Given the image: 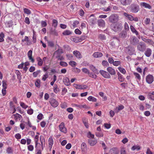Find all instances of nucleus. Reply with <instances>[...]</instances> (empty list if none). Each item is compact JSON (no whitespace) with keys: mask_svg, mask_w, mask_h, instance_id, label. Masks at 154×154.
<instances>
[{"mask_svg":"<svg viewBox=\"0 0 154 154\" xmlns=\"http://www.w3.org/2000/svg\"><path fill=\"white\" fill-rule=\"evenodd\" d=\"M69 64L72 67H75L76 65V63L73 61H70L69 62Z\"/></svg>","mask_w":154,"mask_h":154,"instance_id":"41","label":"nucleus"},{"mask_svg":"<svg viewBox=\"0 0 154 154\" xmlns=\"http://www.w3.org/2000/svg\"><path fill=\"white\" fill-rule=\"evenodd\" d=\"M88 100L89 101H91L93 102H96L97 101V99L92 96H90L88 98Z\"/></svg>","mask_w":154,"mask_h":154,"instance_id":"32","label":"nucleus"},{"mask_svg":"<svg viewBox=\"0 0 154 154\" xmlns=\"http://www.w3.org/2000/svg\"><path fill=\"white\" fill-rule=\"evenodd\" d=\"M130 43L133 45H135L139 42V40L135 36L131 37L130 39Z\"/></svg>","mask_w":154,"mask_h":154,"instance_id":"4","label":"nucleus"},{"mask_svg":"<svg viewBox=\"0 0 154 154\" xmlns=\"http://www.w3.org/2000/svg\"><path fill=\"white\" fill-rule=\"evenodd\" d=\"M72 33V32L70 30H66L63 32L62 34L64 35H71Z\"/></svg>","mask_w":154,"mask_h":154,"instance_id":"33","label":"nucleus"},{"mask_svg":"<svg viewBox=\"0 0 154 154\" xmlns=\"http://www.w3.org/2000/svg\"><path fill=\"white\" fill-rule=\"evenodd\" d=\"M140 5L141 7H143L149 9H150L152 8L151 6L149 4L145 2H141Z\"/></svg>","mask_w":154,"mask_h":154,"instance_id":"14","label":"nucleus"},{"mask_svg":"<svg viewBox=\"0 0 154 154\" xmlns=\"http://www.w3.org/2000/svg\"><path fill=\"white\" fill-rule=\"evenodd\" d=\"M28 149L30 151H32L34 149V146L32 145H29L27 146Z\"/></svg>","mask_w":154,"mask_h":154,"instance_id":"47","label":"nucleus"},{"mask_svg":"<svg viewBox=\"0 0 154 154\" xmlns=\"http://www.w3.org/2000/svg\"><path fill=\"white\" fill-rule=\"evenodd\" d=\"M118 69L120 72L123 74H125L126 72L125 70L123 68L121 67H119L118 68Z\"/></svg>","mask_w":154,"mask_h":154,"instance_id":"43","label":"nucleus"},{"mask_svg":"<svg viewBox=\"0 0 154 154\" xmlns=\"http://www.w3.org/2000/svg\"><path fill=\"white\" fill-rule=\"evenodd\" d=\"M32 38L33 42L34 43H35L36 41V36L35 35V32L34 31H33V36Z\"/></svg>","mask_w":154,"mask_h":154,"instance_id":"56","label":"nucleus"},{"mask_svg":"<svg viewBox=\"0 0 154 154\" xmlns=\"http://www.w3.org/2000/svg\"><path fill=\"white\" fill-rule=\"evenodd\" d=\"M124 28L126 31H129V26L127 22H125L124 24Z\"/></svg>","mask_w":154,"mask_h":154,"instance_id":"50","label":"nucleus"},{"mask_svg":"<svg viewBox=\"0 0 154 154\" xmlns=\"http://www.w3.org/2000/svg\"><path fill=\"white\" fill-rule=\"evenodd\" d=\"M98 25L99 26H104L105 25V22L104 21L102 20H99L98 21Z\"/></svg>","mask_w":154,"mask_h":154,"instance_id":"30","label":"nucleus"},{"mask_svg":"<svg viewBox=\"0 0 154 154\" xmlns=\"http://www.w3.org/2000/svg\"><path fill=\"white\" fill-rule=\"evenodd\" d=\"M113 40L114 41H115V42L117 43H119L120 42V41L119 38H118L117 37H113Z\"/></svg>","mask_w":154,"mask_h":154,"instance_id":"61","label":"nucleus"},{"mask_svg":"<svg viewBox=\"0 0 154 154\" xmlns=\"http://www.w3.org/2000/svg\"><path fill=\"white\" fill-rule=\"evenodd\" d=\"M5 35L3 32H1L0 34V42H2L4 41V38Z\"/></svg>","mask_w":154,"mask_h":154,"instance_id":"44","label":"nucleus"},{"mask_svg":"<svg viewBox=\"0 0 154 154\" xmlns=\"http://www.w3.org/2000/svg\"><path fill=\"white\" fill-rule=\"evenodd\" d=\"M95 74V73H93L92 72H90L88 75L89 77L92 78L96 79L97 78V76Z\"/></svg>","mask_w":154,"mask_h":154,"instance_id":"37","label":"nucleus"},{"mask_svg":"<svg viewBox=\"0 0 154 154\" xmlns=\"http://www.w3.org/2000/svg\"><path fill=\"white\" fill-rule=\"evenodd\" d=\"M127 32L125 30H122L119 34V37L122 38H126L127 37Z\"/></svg>","mask_w":154,"mask_h":154,"instance_id":"13","label":"nucleus"},{"mask_svg":"<svg viewBox=\"0 0 154 154\" xmlns=\"http://www.w3.org/2000/svg\"><path fill=\"white\" fill-rule=\"evenodd\" d=\"M48 45L51 47H53L54 45V43L52 41H48Z\"/></svg>","mask_w":154,"mask_h":154,"instance_id":"60","label":"nucleus"},{"mask_svg":"<svg viewBox=\"0 0 154 154\" xmlns=\"http://www.w3.org/2000/svg\"><path fill=\"white\" fill-rule=\"evenodd\" d=\"M89 21L90 23H91L92 24H94L96 23V19L94 18H91L90 16V17L89 18Z\"/></svg>","mask_w":154,"mask_h":154,"instance_id":"35","label":"nucleus"},{"mask_svg":"<svg viewBox=\"0 0 154 154\" xmlns=\"http://www.w3.org/2000/svg\"><path fill=\"white\" fill-rule=\"evenodd\" d=\"M32 50L29 51L27 53V55L29 60H31V61L32 63H33L34 62V60L32 57Z\"/></svg>","mask_w":154,"mask_h":154,"instance_id":"21","label":"nucleus"},{"mask_svg":"<svg viewBox=\"0 0 154 154\" xmlns=\"http://www.w3.org/2000/svg\"><path fill=\"white\" fill-rule=\"evenodd\" d=\"M81 149L82 151H84L87 149V145L86 144L83 142L82 143L81 145Z\"/></svg>","mask_w":154,"mask_h":154,"instance_id":"38","label":"nucleus"},{"mask_svg":"<svg viewBox=\"0 0 154 154\" xmlns=\"http://www.w3.org/2000/svg\"><path fill=\"white\" fill-rule=\"evenodd\" d=\"M132 0H121L122 4L123 5H130L132 2Z\"/></svg>","mask_w":154,"mask_h":154,"instance_id":"17","label":"nucleus"},{"mask_svg":"<svg viewBox=\"0 0 154 154\" xmlns=\"http://www.w3.org/2000/svg\"><path fill=\"white\" fill-rule=\"evenodd\" d=\"M73 86L76 89H87L88 87L86 85H78L75 84H74Z\"/></svg>","mask_w":154,"mask_h":154,"instance_id":"8","label":"nucleus"},{"mask_svg":"<svg viewBox=\"0 0 154 154\" xmlns=\"http://www.w3.org/2000/svg\"><path fill=\"white\" fill-rule=\"evenodd\" d=\"M36 59L38 62V65L40 66H42L43 63L42 60L39 57H37Z\"/></svg>","mask_w":154,"mask_h":154,"instance_id":"24","label":"nucleus"},{"mask_svg":"<svg viewBox=\"0 0 154 154\" xmlns=\"http://www.w3.org/2000/svg\"><path fill=\"white\" fill-rule=\"evenodd\" d=\"M121 62L119 61H114V63H112L113 65L116 66H119L121 64Z\"/></svg>","mask_w":154,"mask_h":154,"instance_id":"53","label":"nucleus"},{"mask_svg":"<svg viewBox=\"0 0 154 154\" xmlns=\"http://www.w3.org/2000/svg\"><path fill=\"white\" fill-rule=\"evenodd\" d=\"M8 154L11 153L13 152L12 149L11 147H9L7 148L6 150Z\"/></svg>","mask_w":154,"mask_h":154,"instance_id":"59","label":"nucleus"},{"mask_svg":"<svg viewBox=\"0 0 154 154\" xmlns=\"http://www.w3.org/2000/svg\"><path fill=\"white\" fill-rule=\"evenodd\" d=\"M102 64L104 66H109V64L107 61L103 60L102 62Z\"/></svg>","mask_w":154,"mask_h":154,"instance_id":"57","label":"nucleus"},{"mask_svg":"<svg viewBox=\"0 0 154 154\" xmlns=\"http://www.w3.org/2000/svg\"><path fill=\"white\" fill-rule=\"evenodd\" d=\"M49 103L52 106L54 107H57L59 104L58 102L55 99L53 98L50 99Z\"/></svg>","mask_w":154,"mask_h":154,"instance_id":"10","label":"nucleus"},{"mask_svg":"<svg viewBox=\"0 0 154 154\" xmlns=\"http://www.w3.org/2000/svg\"><path fill=\"white\" fill-rule=\"evenodd\" d=\"M100 73L105 78L109 79L111 77L109 73L106 71L101 70L100 71Z\"/></svg>","mask_w":154,"mask_h":154,"instance_id":"9","label":"nucleus"},{"mask_svg":"<svg viewBox=\"0 0 154 154\" xmlns=\"http://www.w3.org/2000/svg\"><path fill=\"white\" fill-rule=\"evenodd\" d=\"M146 82L147 83L151 84L154 81V77L152 75L149 74L146 76Z\"/></svg>","mask_w":154,"mask_h":154,"instance_id":"5","label":"nucleus"},{"mask_svg":"<svg viewBox=\"0 0 154 154\" xmlns=\"http://www.w3.org/2000/svg\"><path fill=\"white\" fill-rule=\"evenodd\" d=\"M73 54L78 58L80 59L82 57V55L79 51H74L73 52Z\"/></svg>","mask_w":154,"mask_h":154,"instance_id":"19","label":"nucleus"},{"mask_svg":"<svg viewBox=\"0 0 154 154\" xmlns=\"http://www.w3.org/2000/svg\"><path fill=\"white\" fill-rule=\"evenodd\" d=\"M112 29L115 32H117L121 31L123 27L122 24L120 23H117L113 24L111 26Z\"/></svg>","mask_w":154,"mask_h":154,"instance_id":"1","label":"nucleus"},{"mask_svg":"<svg viewBox=\"0 0 154 154\" xmlns=\"http://www.w3.org/2000/svg\"><path fill=\"white\" fill-rule=\"evenodd\" d=\"M134 74L135 76V77L136 79H137L139 80H140L141 79V77L139 74L137 72H134Z\"/></svg>","mask_w":154,"mask_h":154,"instance_id":"42","label":"nucleus"},{"mask_svg":"<svg viewBox=\"0 0 154 154\" xmlns=\"http://www.w3.org/2000/svg\"><path fill=\"white\" fill-rule=\"evenodd\" d=\"M79 23V22L77 20H75L74 21L73 24H72L73 27L75 28L76 27Z\"/></svg>","mask_w":154,"mask_h":154,"instance_id":"55","label":"nucleus"},{"mask_svg":"<svg viewBox=\"0 0 154 154\" xmlns=\"http://www.w3.org/2000/svg\"><path fill=\"white\" fill-rule=\"evenodd\" d=\"M107 70L111 75H115L116 73L115 70L111 67H108L107 69Z\"/></svg>","mask_w":154,"mask_h":154,"instance_id":"18","label":"nucleus"},{"mask_svg":"<svg viewBox=\"0 0 154 154\" xmlns=\"http://www.w3.org/2000/svg\"><path fill=\"white\" fill-rule=\"evenodd\" d=\"M63 82L64 84L66 86H69L70 85L69 79L67 77L64 78Z\"/></svg>","mask_w":154,"mask_h":154,"instance_id":"25","label":"nucleus"},{"mask_svg":"<svg viewBox=\"0 0 154 154\" xmlns=\"http://www.w3.org/2000/svg\"><path fill=\"white\" fill-rule=\"evenodd\" d=\"M54 143V141L52 137L51 136L48 139V145L51 148L53 144Z\"/></svg>","mask_w":154,"mask_h":154,"instance_id":"27","label":"nucleus"},{"mask_svg":"<svg viewBox=\"0 0 154 154\" xmlns=\"http://www.w3.org/2000/svg\"><path fill=\"white\" fill-rule=\"evenodd\" d=\"M5 24L7 27H11L13 25V21L12 20L7 21L6 22Z\"/></svg>","mask_w":154,"mask_h":154,"instance_id":"28","label":"nucleus"},{"mask_svg":"<svg viewBox=\"0 0 154 154\" xmlns=\"http://www.w3.org/2000/svg\"><path fill=\"white\" fill-rule=\"evenodd\" d=\"M60 65L63 67H66L68 66V64L65 62L61 61L60 62Z\"/></svg>","mask_w":154,"mask_h":154,"instance_id":"51","label":"nucleus"},{"mask_svg":"<svg viewBox=\"0 0 154 154\" xmlns=\"http://www.w3.org/2000/svg\"><path fill=\"white\" fill-rule=\"evenodd\" d=\"M123 15L128 19L130 21H132L133 17L132 15H129L126 12L124 13Z\"/></svg>","mask_w":154,"mask_h":154,"instance_id":"26","label":"nucleus"},{"mask_svg":"<svg viewBox=\"0 0 154 154\" xmlns=\"http://www.w3.org/2000/svg\"><path fill=\"white\" fill-rule=\"evenodd\" d=\"M88 142L91 146H93L96 144L97 142V140L90 139L88 140Z\"/></svg>","mask_w":154,"mask_h":154,"instance_id":"23","label":"nucleus"},{"mask_svg":"<svg viewBox=\"0 0 154 154\" xmlns=\"http://www.w3.org/2000/svg\"><path fill=\"white\" fill-rule=\"evenodd\" d=\"M131 149L132 150H134L136 149L138 150L140 149V147L138 145H134L131 148Z\"/></svg>","mask_w":154,"mask_h":154,"instance_id":"40","label":"nucleus"},{"mask_svg":"<svg viewBox=\"0 0 154 154\" xmlns=\"http://www.w3.org/2000/svg\"><path fill=\"white\" fill-rule=\"evenodd\" d=\"M110 151L112 152L113 154H118V152L116 148H113L110 149Z\"/></svg>","mask_w":154,"mask_h":154,"instance_id":"36","label":"nucleus"},{"mask_svg":"<svg viewBox=\"0 0 154 154\" xmlns=\"http://www.w3.org/2000/svg\"><path fill=\"white\" fill-rule=\"evenodd\" d=\"M75 32L76 34L78 35H80L82 33L81 31L78 29H76L75 30Z\"/></svg>","mask_w":154,"mask_h":154,"instance_id":"63","label":"nucleus"},{"mask_svg":"<svg viewBox=\"0 0 154 154\" xmlns=\"http://www.w3.org/2000/svg\"><path fill=\"white\" fill-rule=\"evenodd\" d=\"M20 106L23 108L26 109L28 107V106L26 105L24 103L21 102L20 103Z\"/></svg>","mask_w":154,"mask_h":154,"instance_id":"48","label":"nucleus"},{"mask_svg":"<svg viewBox=\"0 0 154 154\" xmlns=\"http://www.w3.org/2000/svg\"><path fill=\"white\" fill-rule=\"evenodd\" d=\"M59 130L60 131L66 134L67 132V130L65 126V125L63 122H61L59 125Z\"/></svg>","mask_w":154,"mask_h":154,"instance_id":"7","label":"nucleus"},{"mask_svg":"<svg viewBox=\"0 0 154 154\" xmlns=\"http://www.w3.org/2000/svg\"><path fill=\"white\" fill-rule=\"evenodd\" d=\"M95 135L97 137H103V134L102 133L100 132H96Z\"/></svg>","mask_w":154,"mask_h":154,"instance_id":"58","label":"nucleus"},{"mask_svg":"<svg viewBox=\"0 0 154 154\" xmlns=\"http://www.w3.org/2000/svg\"><path fill=\"white\" fill-rule=\"evenodd\" d=\"M130 11L134 13H137L140 10L139 6L136 4H133L130 6Z\"/></svg>","mask_w":154,"mask_h":154,"instance_id":"2","label":"nucleus"},{"mask_svg":"<svg viewBox=\"0 0 154 154\" xmlns=\"http://www.w3.org/2000/svg\"><path fill=\"white\" fill-rule=\"evenodd\" d=\"M40 81L39 80H37L35 82V86L38 87L39 88L40 86Z\"/></svg>","mask_w":154,"mask_h":154,"instance_id":"52","label":"nucleus"},{"mask_svg":"<svg viewBox=\"0 0 154 154\" xmlns=\"http://www.w3.org/2000/svg\"><path fill=\"white\" fill-rule=\"evenodd\" d=\"M73 72H74L75 73H79L80 72V70L79 69L75 67L73 69Z\"/></svg>","mask_w":154,"mask_h":154,"instance_id":"54","label":"nucleus"},{"mask_svg":"<svg viewBox=\"0 0 154 154\" xmlns=\"http://www.w3.org/2000/svg\"><path fill=\"white\" fill-rule=\"evenodd\" d=\"M103 55V54L102 53L99 52H95L93 54V57L95 58L100 57Z\"/></svg>","mask_w":154,"mask_h":154,"instance_id":"20","label":"nucleus"},{"mask_svg":"<svg viewBox=\"0 0 154 154\" xmlns=\"http://www.w3.org/2000/svg\"><path fill=\"white\" fill-rule=\"evenodd\" d=\"M78 108L80 109H82L83 108H87V106L85 104H84L83 105H79Z\"/></svg>","mask_w":154,"mask_h":154,"instance_id":"62","label":"nucleus"},{"mask_svg":"<svg viewBox=\"0 0 154 154\" xmlns=\"http://www.w3.org/2000/svg\"><path fill=\"white\" fill-rule=\"evenodd\" d=\"M13 116H14V119L16 120H17L18 119L19 120H20L22 118V116L20 115L17 113L13 115Z\"/></svg>","mask_w":154,"mask_h":154,"instance_id":"31","label":"nucleus"},{"mask_svg":"<svg viewBox=\"0 0 154 154\" xmlns=\"http://www.w3.org/2000/svg\"><path fill=\"white\" fill-rule=\"evenodd\" d=\"M22 42H27L26 45H30L32 44L31 41H29L28 37L27 36H25L24 38L22 40Z\"/></svg>","mask_w":154,"mask_h":154,"instance_id":"22","label":"nucleus"},{"mask_svg":"<svg viewBox=\"0 0 154 154\" xmlns=\"http://www.w3.org/2000/svg\"><path fill=\"white\" fill-rule=\"evenodd\" d=\"M39 139V136L38 135H36L34 138V140L35 144V148L38 149V147L41 145V144L38 143V141Z\"/></svg>","mask_w":154,"mask_h":154,"instance_id":"11","label":"nucleus"},{"mask_svg":"<svg viewBox=\"0 0 154 154\" xmlns=\"http://www.w3.org/2000/svg\"><path fill=\"white\" fill-rule=\"evenodd\" d=\"M23 10L24 13L27 14H30L31 13V11L27 8H24Z\"/></svg>","mask_w":154,"mask_h":154,"instance_id":"39","label":"nucleus"},{"mask_svg":"<svg viewBox=\"0 0 154 154\" xmlns=\"http://www.w3.org/2000/svg\"><path fill=\"white\" fill-rule=\"evenodd\" d=\"M87 136L89 138H94V134H92L89 131L87 133Z\"/></svg>","mask_w":154,"mask_h":154,"instance_id":"46","label":"nucleus"},{"mask_svg":"<svg viewBox=\"0 0 154 154\" xmlns=\"http://www.w3.org/2000/svg\"><path fill=\"white\" fill-rule=\"evenodd\" d=\"M152 51L151 49L148 48L144 53V54L146 57H149L152 54Z\"/></svg>","mask_w":154,"mask_h":154,"instance_id":"16","label":"nucleus"},{"mask_svg":"<svg viewBox=\"0 0 154 154\" xmlns=\"http://www.w3.org/2000/svg\"><path fill=\"white\" fill-rule=\"evenodd\" d=\"M15 73L17 75V79L19 80L20 82V80L21 78V75L20 72L19 70H16Z\"/></svg>","mask_w":154,"mask_h":154,"instance_id":"29","label":"nucleus"},{"mask_svg":"<svg viewBox=\"0 0 154 154\" xmlns=\"http://www.w3.org/2000/svg\"><path fill=\"white\" fill-rule=\"evenodd\" d=\"M82 71L83 72L86 74H88V75L90 73L89 70L87 69L84 68L82 69Z\"/></svg>","mask_w":154,"mask_h":154,"instance_id":"45","label":"nucleus"},{"mask_svg":"<svg viewBox=\"0 0 154 154\" xmlns=\"http://www.w3.org/2000/svg\"><path fill=\"white\" fill-rule=\"evenodd\" d=\"M41 72V71L40 70H38L34 72L33 73V75L34 77H36L38 74H39Z\"/></svg>","mask_w":154,"mask_h":154,"instance_id":"49","label":"nucleus"},{"mask_svg":"<svg viewBox=\"0 0 154 154\" xmlns=\"http://www.w3.org/2000/svg\"><path fill=\"white\" fill-rule=\"evenodd\" d=\"M89 68L94 73L96 74H98V70L93 65H90L89 66Z\"/></svg>","mask_w":154,"mask_h":154,"instance_id":"15","label":"nucleus"},{"mask_svg":"<svg viewBox=\"0 0 154 154\" xmlns=\"http://www.w3.org/2000/svg\"><path fill=\"white\" fill-rule=\"evenodd\" d=\"M118 20V17L116 14L111 15L109 17V21L112 23H114Z\"/></svg>","mask_w":154,"mask_h":154,"instance_id":"6","label":"nucleus"},{"mask_svg":"<svg viewBox=\"0 0 154 154\" xmlns=\"http://www.w3.org/2000/svg\"><path fill=\"white\" fill-rule=\"evenodd\" d=\"M137 48V50L141 52H143L146 48V46L145 44L143 42H140L138 43Z\"/></svg>","mask_w":154,"mask_h":154,"instance_id":"3","label":"nucleus"},{"mask_svg":"<svg viewBox=\"0 0 154 154\" xmlns=\"http://www.w3.org/2000/svg\"><path fill=\"white\" fill-rule=\"evenodd\" d=\"M130 29L132 33L134 34L137 35L138 38H140L139 36V33L135 29L134 27L132 25L130 26Z\"/></svg>","mask_w":154,"mask_h":154,"instance_id":"12","label":"nucleus"},{"mask_svg":"<svg viewBox=\"0 0 154 154\" xmlns=\"http://www.w3.org/2000/svg\"><path fill=\"white\" fill-rule=\"evenodd\" d=\"M58 24L57 21L55 19H53L52 20V25L54 27L56 28Z\"/></svg>","mask_w":154,"mask_h":154,"instance_id":"34","label":"nucleus"},{"mask_svg":"<svg viewBox=\"0 0 154 154\" xmlns=\"http://www.w3.org/2000/svg\"><path fill=\"white\" fill-rule=\"evenodd\" d=\"M24 22L27 24H30L29 19L28 17H26L25 19Z\"/></svg>","mask_w":154,"mask_h":154,"instance_id":"64","label":"nucleus"}]
</instances>
